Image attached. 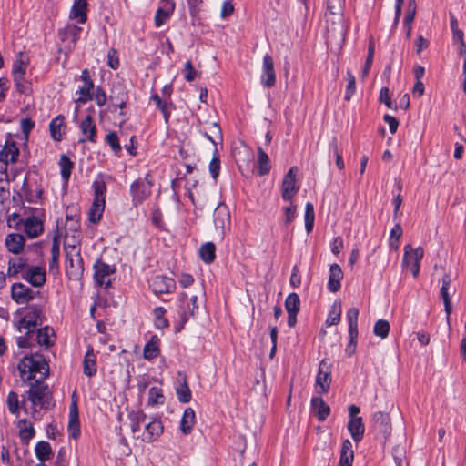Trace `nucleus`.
Listing matches in <instances>:
<instances>
[{
    "label": "nucleus",
    "mask_w": 466,
    "mask_h": 466,
    "mask_svg": "<svg viewBox=\"0 0 466 466\" xmlns=\"http://www.w3.org/2000/svg\"><path fill=\"white\" fill-rule=\"evenodd\" d=\"M19 148L12 139H7L0 150V162L7 166L9 163L16 162L19 156Z\"/></svg>",
    "instance_id": "16"
},
{
    "label": "nucleus",
    "mask_w": 466,
    "mask_h": 466,
    "mask_svg": "<svg viewBox=\"0 0 466 466\" xmlns=\"http://www.w3.org/2000/svg\"><path fill=\"white\" fill-rule=\"evenodd\" d=\"M93 188L95 191V198H103L105 199V195L106 191V187L104 181H95L93 183Z\"/></svg>",
    "instance_id": "63"
},
{
    "label": "nucleus",
    "mask_w": 466,
    "mask_h": 466,
    "mask_svg": "<svg viewBox=\"0 0 466 466\" xmlns=\"http://www.w3.org/2000/svg\"><path fill=\"white\" fill-rule=\"evenodd\" d=\"M155 317V326L157 329H163L169 326V322L165 318L166 309L163 307H157L153 311Z\"/></svg>",
    "instance_id": "46"
},
{
    "label": "nucleus",
    "mask_w": 466,
    "mask_h": 466,
    "mask_svg": "<svg viewBox=\"0 0 466 466\" xmlns=\"http://www.w3.org/2000/svg\"><path fill=\"white\" fill-rule=\"evenodd\" d=\"M423 257V249L417 248L415 249L408 244L404 247V255L402 264L410 269L412 275L417 277L420 272V261Z\"/></svg>",
    "instance_id": "7"
},
{
    "label": "nucleus",
    "mask_w": 466,
    "mask_h": 466,
    "mask_svg": "<svg viewBox=\"0 0 466 466\" xmlns=\"http://www.w3.org/2000/svg\"><path fill=\"white\" fill-rule=\"evenodd\" d=\"M35 452L36 458L42 463L48 461L53 455V450L50 443L45 441H40L36 443L35 447Z\"/></svg>",
    "instance_id": "34"
},
{
    "label": "nucleus",
    "mask_w": 466,
    "mask_h": 466,
    "mask_svg": "<svg viewBox=\"0 0 466 466\" xmlns=\"http://www.w3.org/2000/svg\"><path fill=\"white\" fill-rule=\"evenodd\" d=\"M455 288L452 289L451 290V289H448V288H445V287H441V289H440V294H441V297L443 300V303H444V309H445V312H446V315H447V321L449 322V319H450V315L451 313V310H452V305H451V294H454L455 293Z\"/></svg>",
    "instance_id": "42"
},
{
    "label": "nucleus",
    "mask_w": 466,
    "mask_h": 466,
    "mask_svg": "<svg viewBox=\"0 0 466 466\" xmlns=\"http://www.w3.org/2000/svg\"><path fill=\"white\" fill-rule=\"evenodd\" d=\"M416 14V3L414 0H410L408 3L406 15L404 18V25H411L414 21Z\"/></svg>",
    "instance_id": "60"
},
{
    "label": "nucleus",
    "mask_w": 466,
    "mask_h": 466,
    "mask_svg": "<svg viewBox=\"0 0 466 466\" xmlns=\"http://www.w3.org/2000/svg\"><path fill=\"white\" fill-rule=\"evenodd\" d=\"M343 278V272L340 266L337 263H334L330 266L329 281H328V289L331 292H337L340 289L341 284L340 281Z\"/></svg>",
    "instance_id": "19"
},
{
    "label": "nucleus",
    "mask_w": 466,
    "mask_h": 466,
    "mask_svg": "<svg viewBox=\"0 0 466 466\" xmlns=\"http://www.w3.org/2000/svg\"><path fill=\"white\" fill-rule=\"evenodd\" d=\"M14 81L15 84L16 90L25 95H28L31 93V84L26 81L24 77V75H17L14 76Z\"/></svg>",
    "instance_id": "51"
},
{
    "label": "nucleus",
    "mask_w": 466,
    "mask_h": 466,
    "mask_svg": "<svg viewBox=\"0 0 466 466\" xmlns=\"http://www.w3.org/2000/svg\"><path fill=\"white\" fill-rule=\"evenodd\" d=\"M392 455L396 466H409L404 447L399 445L395 446L392 451Z\"/></svg>",
    "instance_id": "49"
},
{
    "label": "nucleus",
    "mask_w": 466,
    "mask_h": 466,
    "mask_svg": "<svg viewBox=\"0 0 466 466\" xmlns=\"http://www.w3.org/2000/svg\"><path fill=\"white\" fill-rule=\"evenodd\" d=\"M340 304L337 305L336 303H334L326 319V324L328 326L337 325L340 321Z\"/></svg>",
    "instance_id": "53"
},
{
    "label": "nucleus",
    "mask_w": 466,
    "mask_h": 466,
    "mask_svg": "<svg viewBox=\"0 0 466 466\" xmlns=\"http://www.w3.org/2000/svg\"><path fill=\"white\" fill-rule=\"evenodd\" d=\"M311 410L319 421H324L330 413L329 406L320 397L311 399Z\"/></svg>",
    "instance_id": "21"
},
{
    "label": "nucleus",
    "mask_w": 466,
    "mask_h": 466,
    "mask_svg": "<svg viewBox=\"0 0 466 466\" xmlns=\"http://www.w3.org/2000/svg\"><path fill=\"white\" fill-rule=\"evenodd\" d=\"M66 253V273L70 279L78 280L84 273V263L81 257L80 247L76 243L70 244L67 240L64 244Z\"/></svg>",
    "instance_id": "5"
},
{
    "label": "nucleus",
    "mask_w": 466,
    "mask_h": 466,
    "mask_svg": "<svg viewBox=\"0 0 466 466\" xmlns=\"http://www.w3.org/2000/svg\"><path fill=\"white\" fill-rule=\"evenodd\" d=\"M36 296H40L39 291H34L23 283H15L11 288V297L19 304L27 303Z\"/></svg>",
    "instance_id": "11"
},
{
    "label": "nucleus",
    "mask_w": 466,
    "mask_h": 466,
    "mask_svg": "<svg viewBox=\"0 0 466 466\" xmlns=\"http://www.w3.org/2000/svg\"><path fill=\"white\" fill-rule=\"evenodd\" d=\"M297 173L298 167H292L284 176L281 186V197L286 201L291 200L299 190V187L296 182Z\"/></svg>",
    "instance_id": "10"
},
{
    "label": "nucleus",
    "mask_w": 466,
    "mask_h": 466,
    "mask_svg": "<svg viewBox=\"0 0 466 466\" xmlns=\"http://www.w3.org/2000/svg\"><path fill=\"white\" fill-rule=\"evenodd\" d=\"M127 99L128 96L125 86L121 83L114 84L109 95V100L111 104Z\"/></svg>",
    "instance_id": "39"
},
{
    "label": "nucleus",
    "mask_w": 466,
    "mask_h": 466,
    "mask_svg": "<svg viewBox=\"0 0 466 466\" xmlns=\"http://www.w3.org/2000/svg\"><path fill=\"white\" fill-rule=\"evenodd\" d=\"M380 102L385 104L388 108H396V106H393V102L390 96V90L386 86L380 89Z\"/></svg>",
    "instance_id": "62"
},
{
    "label": "nucleus",
    "mask_w": 466,
    "mask_h": 466,
    "mask_svg": "<svg viewBox=\"0 0 466 466\" xmlns=\"http://www.w3.org/2000/svg\"><path fill=\"white\" fill-rule=\"evenodd\" d=\"M178 324L176 326V331L179 332L188 321L191 316H194L195 309L189 305L188 297L186 293H181L177 299Z\"/></svg>",
    "instance_id": "9"
},
{
    "label": "nucleus",
    "mask_w": 466,
    "mask_h": 466,
    "mask_svg": "<svg viewBox=\"0 0 466 466\" xmlns=\"http://www.w3.org/2000/svg\"><path fill=\"white\" fill-rule=\"evenodd\" d=\"M80 129L83 135L86 136V140L96 142V127L91 115H87L80 125ZM80 142H85V139H80Z\"/></svg>",
    "instance_id": "26"
},
{
    "label": "nucleus",
    "mask_w": 466,
    "mask_h": 466,
    "mask_svg": "<svg viewBox=\"0 0 466 466\" xmlns=\"http://www.w3.org/2000/svg\"><path fill=\"white\" fill-rule=\"evenodd\" d=\"M105 202L103 198H94L89 211V220L92 223H97L101 219L105 208Z\"/></svg>",
    "instance_id": "37"
},
{
    "label": "nucleus",
    "mask_w": 466,
    "mask_h": 466,
    "mask_svg": "<svg viewBox=\"0 0 466 466\" xmlns=\"http://www.w3.org/2000/svg\"><path fill=\"white\" fill-rule=\"evenodd\" d=\"M374 334L381 339L388 337L390 332V323L385 319H379L373 329Z\"/></svg>",
    "instance_id": "50"
},
{
    "label": "nucleus",
    "mask_w": 466,
    "mask_h": 466,
    "mask_svg": "<svg viewBox=\"0 0 466 466\" xmlns=\"http://www.w3.org/2000/svg\"><path fill=\"white\" fill-rule=\"evenodd\" d=\"M25 315L19 320L18 330L25 329V334L16 339L17 346L21 349L31 347L33 343L30 341L31 334L38 326H42L46 320L44 315V302L31 304L26 308Z\"/></svg>",
    "instance_id": "2"
},
{
    "label": "nucleus",
    "mask_w": 466,
    "mask_h": 466,
    "mask_svg": "<svg viewBox=\"0 0 466 466\" xmlns=\"http://www.w3.org/2000/svg\"><path fill=\"white\" fill-rule=\"evenodd\" d=\"M147 401L149 405H157L159 403H163L164 395L162 393V390L158 387H152L148 392Z\"/></svg>",
    "instance_id": "54"
},
{
    "label": "nucleus",
    "mask_w": 466,
    "mask_h": 466,
    "mask_svg": "<svg viewBox=\"0 0 466 466\" xmlns=\"http://www.w3.org/2000/svg\"><path fill=\"white\" fill-rule=\"evenodd\" d=\"M177 399L182 403H187L191 400V390L187 381L186 376L183 377V381L176 389Z\"/></svg>",
    "instance_id": "41"
},
{
    "label": "nucleus",
    "mask_w": 466,
    "mask_h": 466,
    "mask_svg": "<svg viewBox=\"0 0 466 466\" xmlns=\"http://www.w3.org/2000/svg\"><path fill=\"white\" fill-rule=\"evenodd\" d=\"M358 316L359 310L357 308H350L347 311V319L349 323V334L358 333Z\"/></svg>",
    "instance_id": "48"
},
{
    "label": "nucleus",
    "mask_w": 466,
    "mask_h": 466,
    "mask_svg": "<svg viewBox=\"0 0 466 466\" xmlns=\"http://www.w3.org/2000/svg\"><path fill=\"white\" fill-rule=\"evenodd\" d=\"M200 258L207 264L212 263L216 258V246L213 242H207L199 248Z\"/></svg>",
    "instance_id": "38"
},
{
    "label": "nucleus",
    "mask_w": 466,
    "mask_h": 466,
    "mask_svg": "<svg viewBox=\"0 0 466 466\" xmlns=\"http://www.w3.org/2000/svg\"><path fill=\"white\" fill-rule=\"evenodd\" d=\"M28 400L32 403L33 418L38 420L36 417V406L41 409L48 410L55 406L53 402L52 393L50 392L47 385H43L42 382L34 381L30 383V389L27 390Z\"/></svg>",
    "instance_id": "4"
},
{
    "label": "nucleus",
    "mask_w": 466,
    "mask_h": 466,
    "mask_svg": "<svg viewBox=\"0 0 466 466\" xmlns=\"http://www.w3.org/2000/svg\"><path fill=\"white\" fill-rule=\"evenodd\" d=\"M81 32V27L76 25H67L65 28L59 30V35L62 41L70 39L76 43L79 39Z\"/></svg>",
    "instance_id": "36"
},
{
    "label": "nucleus",
    "mask_w": 466,
    "mask_h": 466,
    "mask_svg": "<svg viewBox=\"0 0 466 466\" xmlns=\"http://www.w3.org/2000/svg\"><path fill=\"white\" fill-rule=\"evenodd\" d=\"M81 79L83 81V86L77 91V93L80 94V96L77 98L76 102L86 104L93 99L91 91L94 89V83L87 69H84L82 71Z\"/></svg>",
    "instance_id": "14"
},
{
    "label": "nucleus",
    "mask_w": 466,
    "mask_h": 466,
    "mask_svg": "<svg viewBox=\"0 0 466 466\" xmlns=\"http://www.w3.org/2000/svg\"><path fill=\"white\" fill-rule=\"evenodd\" d=\"M24 222L25 218L18 213H13L7 218V226L18 231L24 228Z\"/></svg>",
    "instance_id": "55"
},
{
    "label": "nucleus",
    "mask_w": 466,
    "mask_h": 466,
    "mask_svg": "<svg viewBox=\"0 0 466 466\" xmlns=\"http://www.w3.org/2000/svg\"><path fill=\"white\" fill-rule=\"evenodd\" d=\"M65 116L63 115H58L52 119L49 124V130L52 138L57 142L62 141L65 135Z\"/></svg>",
    "instance_id": "24"
},
{
    "label": "nucleus",
    "mask_w": 466,
    "mask_h": 466,
    "mask_svg": "<svg viewBox=\"0 0 466 466\" xmlns=\"http://www.w3.org/2000/svg\"><path fill=\"white\" fill-rule=\"evenodd\" d=\"M128 418L134 437L141 438L144 442H153L163 433L162 421L154 417H147L142 410L130 412Z\"/></svg>",
    "instance_id": "1"
},
{
    "label": "nucleus",
    "mask_w": 466,
    "mask_h": 466,
    "mask_svg": "<svg viewBox=\"0 0 466 466\" xmlns=\"http://www.w3.org/2000/svg\"><path fill=\"white\" fill-rule=\"evenodd\" d=\"M175 10V3H168V5H163L156 12L154 22L157 27L163 25L170 17Z\"/></svg>",
    "instance_id": "30"
},
{
    "label": "nucleus",
    "mask_w": 466,
    "mask_h": 466,
    "mask_svg": "<svg viewBox=\"0 0 466 466\" xmlns=\"http://www.w3.org/2000/svg\"><path fill=\"white\" fill-rule=\"evenodd\" d=\"M20 376L24 381L43 382L49 375V365L43 355L32 353L25 355L18 364Z\"/></svg>",
    "instance_id": "3"
},
{
    "label": "nucleus",
    "mask_w": 466,
    "mask_h": 466,
    "mask_svg": "<svg viewBox=\"0 0 466 466\" xmlns=\"http://www.w3.org/2000/svg\"><path fill=\"white\" fill-rule=\"evenodd\" d=\"M175 288V281L167 277L157 276L152 282V289L156 294L169 293Z\"/></svg>",
    "instance_id": "22"
},
{
    "label": "nucleus",
    "mask_w": 466,
    "mask_h": 466,
    "mask_svg": "<svg viewBox=\"0 0 466 466\" xmlns=\"http://www.w3.org/2000/svg\"><path fill=\"white\" fill-rule=\"evenodd\" d=\"M96 371V357L93 347L89 345L83 360V372L86 376L91 378Z\"/></svg>",
    "instance_id": "23"
},
{
    "label": "nucleus",
    "mask_w": 466,
    "mask_h": 466,
    "mask_svg": "<svg viewBox=\"0 0 466 466\" xmlns=\"http://www.w3.org/2000/svg\"><path fill=\"white\" fill-rule=\"evenodd\" d=\"M8 410L12 414H16L19 410L18 395L15 391L9 392L7 396Z\"/></svg>",
    "instance_id": "59"
},
{
    "label": "nucleus",
    "mask_w": 466,
    "mask_h": 466,
    "mask_svg": "<svg viewBox=\"0 0 466 466\" xmlns=\"http://www.w3.org/2000/svg\"><path fill=\"white\" fill-rule=\"evenodd\" d=\"M208 169H209L211 177L214 179H217L218 177L219 176V171H220V158H219L217 147L215 148V150L213 152V157L209 163Z\"/></svg>",
    "instance_id": "52"
},
{
    "label": "nucleus",
    "mask_w": 466,
    "mask_h": 466,
    "mask_svg": "<svg viewBox=\"0 0 466 466\" xmlns=\"http://www.w3.org/2000/svg\"><path fill=\"white\" fill-rule=\"evenodd\" d=\"M195 422L196 415L194 410L192 408H187L180 420L181 431L186 435L189 434L192 431Z\"/></svg>",
    "instance_id": "31"
},
{
    "label": "nucleus",
    "mask_w": 466,
    "mask_h": 466,
    "mask_svg": "<svg viewBox=\"0 0 466 466\" xmlns=\"http://www.w3.org/2000/svg\"><path fill=\"white\" fill-rule=\"evenodd\" d=\"M54 335V329L48 326L39 328L35 329V341L37 345L48 348L53 345V342L50 340V337Z\"/></svg>",
    "instance_id": "32"
},
{
    "label": "nucleus",
    "mask_w": 466,
    "mask_h": 466,
    "mask_svg": "<svg viewBox=\"0 0 466 466\" xmlns=\"http://www.w3.org/2000/svg\"><path fill=\"white\" fill-rule=\"evenodd\" d=\"M59 166L61 168V177L65 181H67L71 176L72 169L74 168V163L70 160V158L62 155L59 160Z\"/></svg>",
    "instance_id": "43"
},
{
    "label": "nucleus",
    "mask_w": 466,
    "mask_h": 466,
    "mask_svg": "<svg viewBox=\"0 0 466 466\" xmlns=\"http://www.w3.org/2000/svg\"><path fill=\"white\" fill-rule=\"evenodd\" d=\"M258 174L262 177L269 173L271 166L268 154L260 147H258Z\"/></svg>",
    "instance_id": "35"
},
{
    "label": "nucleus",
    "mask_w": 466,
    "mask_h": 466,
    "mask_svg": "<svg viewBox=\"0 0 466 466\" xmlns=\"http://www.w3.org/2000/svg\"><path fill=\"white\" fill-rule=\"evenodd\" d=\"M211 132L214 134L216 138L208 135V133H204V136L217 147L218 141H222V131L218 123H212L211 125Z\"/></svg>",
    "instance_id": "58"
},
{
    "label": "nucleus",
    "mask_w": 466,
    "mask_h": 466,
    "mask_svg": "<svg viewBox=\"0 0 466 466\" xmlns=\"http://www.w3.org/2000/svg\"><path fill=\"white\" fill-rule=\"evenodd\" d=\"M152 179L149 175L145 178H138L131 184L130 193L134 206L140 205L151 195Z\"/></svg>",
    "instance_id": "6"
},
{
    "label": "nucleus",
    "mask_w": 466,
    "mask_h": 466,
    "mask_svg": "<svg viewBox=\"0 0 466 466\" xmlns=\"http://www.w3.org/2000/svg\"><path fill=\"white\" fill-rule=\"evenodd\" d=\"M372 429L377 437L387 440L391 433L390 415L381 411L375 412L372 417Z\"/></svg>",
    "instance_id": "8"
},
{
    "label": "nucleus",
    "mask_w": 466,
    "mask_h": 466,
    "mask_svg": "<svg viewBox=\"0 0 466 466\" xmlns=\"http://www.w3.org/2000/svg\"><path fill=\"white\" fill-rule=\"evenodd\" d=\"M346 79L348 83L346 86L345 99L350 101L356 89V80L354 75L350 71L347 72Z\"/></svg>",
    "instance_id": "56"
},
{
    "label": "nucleus",
    "mask_w": 466,
    "mask_h": 466,
    "mask_svg": "<svg viewBox=\"0 0 466 466\" xmlns=\"http://www.w3.org/2000/svg\"><path fill=\"white\" fill-rule=\"evenodd\" d=\"M354 451L350 440H344L341 445L339 466H352Z\"/></svg>",
    "instance_id": "29"
},
{
    "label": "nucleus",
    "mask_w": 466,
    "mask_h": 466,
    "mask_svg": "<svg viewBox=\"0 0 466 466\" xmlns=\"http://www.w3.org/2000/svg\"><path fill=\"white\" fill-rule=\"evenodd\" d=\"M184 77L187 81L191 82L196 78L197 71L195 70L191 61H187L184 69Z\"/></svg>",
    "instance_id": "61"
},
{
    "label": "nucleus",
    "mask_w": 466,
    "mask_h": 466,
    "mask_svg": "<svg viewBox=\"0 0 466 466\" xmlns=\"http://www.w3.org/2000/svg\"><path fill=\"white\" fill-rule=\"evenodd\" d=\"M214 223L217 228L225 229L230 224V215L228 208L219 204L214 212Z\"/></svg>",
    "instance_id": "25"
},
{
    "label": "nucleus",
    "mask_w": 466,
    "mask_h": 466,
    "mask_svg": "<svg viewBox=\"0 0 466 466\" xmlns=\"http://www.w3.org/2000/svg\"><path fill=\"white\" fill-rule=\"evenodd\" d=\"M347 427L353 441L357 443L360 442L365 432L362 418L350 419Z\"/></svg>",
    "instance_id": "27"
},
{
    "label": "nucleus",
    "mask_w": 466,
    "mask_h": 466,
    "mask_svg": "<svg viewBox=\"0 0 466 466\" xmlns=\"http://www.w3.org/2000/svg\"><path fill=\"white\" fill-rule=\"evenodd\" d=\"M159 352V339L157 335H154L151 337L150 340L146 343L143 357L146 360H153L158 356Z\"/></svg>",
    "instance_id": "33"
},
{
    "label": "nucleus",
    "mask_w": 466,
    "mask_h": 466,
    "mask_svg": "<svg viewBox=\"0 0 466 466\" xmlns=\"http://www.w3.org/2000/svg\"><path fill=\"white\" fill-rule=\"evenodd\" d=\"M25 267V261L22 258H10L8 261L7 275L15 277Z\"/></svg>",
    "instance_id": "44"
},
{
    "label": "nucleus",
    "mask_w": 466,
    "mask_h": 466,
    "mask_svg": "<svg viewBox=\"0 0 466 466\" xmlns=\"http://www.w3.org/2000/svg\"><path fill=\"white\" fill-rule=\"evenodd\" d=\"M94 268H95L94 277H95V279L96 280V282L99 285L105 284L106 287L110 286L111 281L110 280L106 281L105 279H106V277L114 273L115 268L100 260H98L95 264Z\"/></svg>",
    "instance_id": "20"
},
{
    "label": "nucleus",
    "mask_w": 466,
    "mask_h": 466,
    "mask_svg": "<svg viewBox=\"0 0 466 466\" xmlns=\"http://www.w3.org/2000/svg\"><path fill=\"white\" fill-rule=\"evenodd\" d=\"M331 383V372L329 364L322 360L319 366V372L316 378V386L319 387V393H327Z\"/></svg>",
    "instance_id": "12"
},
{
    "label": "nucleus",
    "mask_w": 466,
    "mask_h": 466,
    "mask_svg": "<svg viewBox=\"0 0 466 466\" xmlns=\"http://www.w3.org/2000/svg\"><path fill=\"white\" fill-rule=\"evenodd\" d=\"M305 228L308 234L313 230L315 214L312 203L307 202L305 206Z\"/></svg>",
    "instance_id": "47"
},
{
    "label": "nucleus",
    "mask_w": 466,
    "mask_h": 466,
    "mask_svg": "<svg viewBox=\"0 0 466 466\" xmlns=\"http://www.w3.org/2000/svg\"><path fill=\"white\" fill-rule=\"evenodd\" d=\"M46 269L39 266H33L23 274L22 278L28 281L32 286L39 288L42 287L46 280Z\"/></svg>",
    "instance_id": "17"
},
{
    "label": "nucleus",
    "mask_w": 466,
    "mask_h": 466,
    "mask_svg": "<svg viewBox=\"0 0 466 466\" xmlns=\"http://www.w3.org/2000/svg\"><path fill=\"white\" fill-rule=\"evenodd\" d=\"M287 312L298 313L300 309V299L297 293H290L285 300Z\"/></svg>",
    "instance_id": "45"
},
{
    "label": "nucleus",
    "mask_w": 466,
    "mask_h": 466,
    "mask_svg": "<svg viewBox=\"0 0 466 466\" xmlns=\"http://www.w3.org/2000/svg\"><path fill=\"white\" fill-rule=\"evenodd\" d=\"M261 83L266 87H271L276 83L274 62L272 56L268 54L265 55L263 57Z\"/></svg>",
    "instance_id": "13"
},
{
    "label": "nucleus",
    "mask_w": 466,
    "mask_h": 466,
    "mask_svg": "<svg viewBox=\"0 0 466 466\" xmlns=\"http://www.w3.org/2000/svg\"><path fill=\"white\" fill-rule=\"evenodd\" d=\"M5 247L13 254H20L24 250L25 239L20 233H10L5 238Z\"/></svg>",
    "instance_id": "18"
},
{
    "label": "nucleus",
    "mask_w": 466,
    "mask_h": 466,
    "mask_svg": "<svg viewBox=\"0 0 466 466\" xmlns=\"http://www.w3.org/2000/svg\"><path fill=\"white\" fill-rule=\"evenodd\" d=\"M87 3L75 0L69 14L70 19H77L80 24L86 23L87 20Z\"/></svg>",
    "instance_id": "28"
},
{
    "label": "nucleus",
    "mask_w": 466,
    "mask_h": 466,
    "mask_svg": "<svg viewBox=\"0 0 466 466\" xmlns=\"http://www.w3.org/2000/svg\"><path fill=\"white\" fill-rule=\"evenodd\" d=\"M68 431L74 439H76L80 435L79 418H76V420L69 418Z\"/></svg>",
    "instance_id": "64"
},
{
    "label": "nucleus",
    "mask_w": 466,
    "mask_h": 466,
    "mask_svg": "<svg viewBox=\"0 0 466 466\" xmlns=\"http://www.w3.org/2000/svg\"><path fill=\"white\" fill-rule=\"evenodd\" d=\"M19 437L22 441L28 442L35 436V430L32 423H28L25 419L18 421Z\"/></svg>",
    "instance_id": "40"
},
{
    "label": "nucleus",
    "mask_w": 466,
    "mask_h": 466,
    "mask_svg": "<svg viewBox=\"0 0 466 466\" xmlns=\"http://www.w3.org/2000/svg\"><path fill=\"white\" fill-rule=\"evenodd\" d=\"M106 142L110 146L115 154L121 152L122 147L119 144L118 136L116 132H110L106 137Z\"/></svg>",
    "instance_id": "57"
},
{
    "label": "nucleus",
    "mask_w": 466,
    "mask_h": 466,
    "mask_svg": "<svg viewBox=\"0 0 466 466\" xmlns=\"http://www.w3.org/2000/svg\"><path fill=\"white\" fill-rule=\"evenodd\" d=\"M23 230L29 238H37L44 231L43 221L37 216H28L25 218Z\"/></svg>",
    "instance_id": "15"
}]
</instances>
